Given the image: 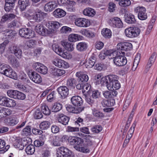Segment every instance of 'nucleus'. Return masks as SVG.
<instances>
[{
  "label": "nucleus",
  "mask_w": 157,
  "mask_h": 157,
  "mask_svg": "<svg viewBox=\"0 0 157 157\" xmlns=\"http://www.w3.org/2000/svg\"><path fill=\"white\" fill-rule=\"evenodd\" d=\"M113 83L111 84V89H108L109 90H117L120 88L121 87V85L120 83H119L118 79L116 80Z\"/></svg>",
  "instance_id": "obj_51"
},
{
  "label": "nucleus",
  "mask_w": 157,
  "mask_h": 157,
  "mask_svg": "<svg viewBox=\"0 0 157 157\" xmlns=\"http://www.w3.org/2000/svg\"><path fill=\"white\" fill-rule=\"evenodd\" d=\"M61 43L65 48L68 51H72L74 49L73 45L71 43L61 41Z\"/></svg>",
  "instance_id": "obj_41"
},
{
  "label": "nucleus",
  "mask_w": 157,
  "mask_h": 157,
  "mask_svg": "<svg viewBox=\"0 0 157 157\" xmlns=\"http://www.w3.org/2000/svg\"><path fill=\"white\" fill-rule=\"evenodd\" d=\"M80 33L82 35L88 37H93L94 36V33L86 29H84L81 30L80 31Z\"/></svg>",
  "instance_id": "obj_43"
},
{
  "label": "nucleus",
  "mask_w": 157,
  "mask_h": 157,
  "mask_svg": "<svg viewBox=\"0 0 157 157\" xmlns=\"http://www.w3.org/2000/svg\"><path fill=\"white\" fill-rule=\"evenodd\" d=\"M83 37L80 35L72 34L70 35L68 37V40L71 42H75L78 40H81Z\"/></svg>",
  "instance_id": "obj_37"
},
{
  "label": "nucleus",
  "mask_w": 157,
  "mask_h": 157,
  "mask_svg": "<svg viewBox=\"0 0 157 157\" xmlns=\"http://www.w3.org/2000/svg\"><path fill=\"white\" fill-rule=\"evenodd\" d=\"M67 110L70 113H80L83 111L84 107H82L75 108L72 105H69L66 107Z\"/></svg>",
  "instance_id": "obj_27"
},
{
  "label": "nucleus",
  "mask_w": 157,
  "mask_h": 157,
  "mask_svg": "<svg viewBox=\"0 0 157 157\" xmlns=\"http://www.w3.org/2000/svg\"><path fill=\"white\" fill-rule=\"evenodd\" d=\"M77 83V81L75 78H70L67 80L66 86L70 89H74Z\"/></svg>",
  "instance_id": "obj_28"
},
{
  "label": "nucleus",
  "mask_w": 157,
  "mask_h": 157,
  "mask_svg": "<svg viewBox=\"0 0 157 157\" xmlns=\"http://www.w3.org/2000/svg\"><path fill=\"white\" fill-rule=\"evenodd\" d=\"M57 153V157H71V151L66 147L58 148Z\"/></svg>",
  "instance_id": "obj_6"
},
{
  "label": "nucleus",
  "mask_w": 157,
  "mask_h": 157,
  "mask_svg": "<svg viewBox=\"0 0 157 157\" xmlns=\"http://www.w3.org/2000/svg\"><path fill=\"white\" fill-rule=\"evenodd\" d=\"M66 13L64 10L59 8L56 9L53 12V15L57 18H61L64 17Z\"/></svg>",
  "instance_id": "obj_32"
},
{
  "label": "nucleus",
  "mask_w": 157,
  "mask_h": 157,
  "mask_svg": "<svg viewBox=\"0 0 157 157\" xmlns=\"http://www.w3.org/2000/svg\"><path fill=\"white\" fill-rule=\"evenodd\" d=\"M79 131V128L78 127H74L71 126H68L66 129L67 132H77Z\"/></svg>",
  "instance_id": "obj_62"
},
{
  "label": "nucleus",
  "mask_w": 157,
  "mask_h": 157,
  "mask_svg": "<svg viewBox=\"0 0 157 157\" xmlns=\"http://www.w3.org/2000/svg\"><path fill=\"white\" fill-rule=\"evenodd\" d=\"M101 34L105 38H109L112 36V32L111 30L107 28L103 29L101 31Z\"/></svg>",
  "instance_id": "obj_45"
},
{
  "label": "nucleus",
  "mask_w": 157,
  "mask_h": 157,
  "mask_svg": "<svg viewBox=\"0 0 157 157\" xmlns=\"http://www.w3.org/2000/svg\"><path fill=\"white\" fill-rule=\"evenodd\" d=\"M35 30L38 34L42 36H45L48 34L47 29L40 24L37 25L36 26Z\"/></svg>",
  "instance_id": "obj_25"
},
{
  "label": "nucleus",
  "mask_w": 157,
  "mask_h": 157,
  "mask_svg": "<svg viewBox=\"0 0 157 157\" xmlns=\"http://www.w3.org/2000/svg\"><path fill=\"white\" fill-rule=\"evenodd\" d=\"M76 76L78 78L77 80L78 82L85 84L88 81L89 77L87 75L81 72H77Z\"/></svg>",
  "instance_id": "obj_12"
},
{
  "label": "nucleus",
  "mask_w": 157,
  "mask_h": 157,
  "mask_svg": "<svg viewBox=\"0 0 157 157\" xmlns=\"http://www.w3.org/2000/svg\"><path fill=\"white\" fill-rule=\"evenodd\" d=\"M3 75L15 80L17 79V76L16 73L13 71L12 68L9 65L5 71Z\"/></svg>",
  "instance_id": "obj_15"
},
{
  "label": "nucleus",
  "mask_w": 157,
  "mask_h": 157,
  "mask_svg": "<svg viewBox=\"0 0 157 157\" xmlns=\"http://www.w3.org/2000/svg\"><path fill=\"white\" fill-rule=\"evenodd\" d=\"M14 146L19 150H22L24 148V145L22 143V140L20 139L16 140L13 143Z\"/></svg>",
  "instance_id": "obj_40"
},
{
  "label": "nucleus",
  "mask_w": 157,
  "mask_h": 157,
  "mask_svg": "<svg viewBox=\"0 0 157 157\" xmlns=\"http://www.w3.org/2000/svg\"><path fill=\"white\" fill-rule=\"evenodd\" d=\"M100 92L98 90L92 91V98H93L96 99L100 97Z\"/></svg>",
  "instance_id": "obj_64"
},
{
  "label": "nucleus",
  "mask_w": 157,
  "mask_h": 157,
  "mask_svg": "<svg viewBox=\"0 0 157 157\" xmlns=\"http://www.w3.org/2000/svg\"><path fill=\"white\" fill-rule=\"evenodd\" d=\"M12 111L10 109L4 107H0V118L10 115Z\"/></svg>",
  "instance_id": "obj_30"
},
{
  "label": "nucleus",
  "mask_w": 157,
  "mask_h": 157,
  "mask_svg": "<svg viewBox=\"0 0 157 157\" xmlns=\"http://www.w3.org/2000/svg\"><path fill=\"white\" fill-rule=\"evenodd\" d=\"M71 101L75 106H81L83 104V101L82 98L78 96H73L71 98Z\"/></svg>",
  "instance_id": "obj_22"
},
{
  "label": "nucleus",
  "mask_w": 157,
  "mask_h": 157,
  "mask_svg": "<svg viewBox=\"0 0 157 157\" xmlns=\"http://www.w3.org/2000/svg\"><path fill=\"white\" fill-rule=\"evenodd\" d=\"M16 105V103L14 100L13 99L8 98L5 106L8 107H13Z\"/></svg>",
  "instance_id": "obj_57"
},
{
  "label": "nucleus",
  "mask_w": 157,
  "mask_h": 157,
  "mask_svg": "<svg viewBox=\"0 0 157 157\" xmlns=\"http://www.w3.org/2000/svg\"><path fill=\"white\" fill-rule=\"evenodd\" d=\"M92 136L88 135L85 138V142L84 143L85 145L87 146L89 148L90 147L92 146L93 145V143L92 140L90 139V138H92Z\"/></svg>",
  "instance_id": "obj_55"
},
{
  "label": "nucleus",
  "mask_w": 157,
  "mask_h": 157,
  "mask_svg": "<svg viewBox=\"0 0 157 157\" xmlns=\"http://www.w3.org/2000/svg\"><path fill=\"white\" fill-rule=\"evenodd\" d=\"M117 48L119 49L118 51H128L132 49V44L128 42L121 43L117 44Z\"/></svg>",
  "instance_id": "obj_11"
},
{
  "label": "nucleus",
  "mask_w": 157,
  "mask_h": 157,
  "mask_svg": "<svg viewBox=\"0 0 157 157\" xmlns=\"http://www.w3.org/2000/svg\"><path fill=\"white\" fill-rule=\"evenodd\" d=\"M33 116L34 118L36 119H41L43 116L42 113L39 109H36L35 111L33 114Z\"/></svg>",
  "instance_id": "obj_54"
},
{
  "label": "nucleus",
  "mask_w": 157,
  "mask_h": 157,
  "mask_svg": "<svg viewBox=\"0 0 157 157\" xmlns=\"http://www.w3.org/2000/svg\"><path fill=\"white\" fill-rule=\"evenodd\" d=\"M65 73V71L64 70L58 68L55 69L52 72L53 75L57 76H61Z\"/></svg>",
  "instance_id": "obj_48"
},
{
  "label": "nucleus",
  "mask_w": 157,
  "mask_h": 157,
  "mask_svg": "<svg viewBox=\"0 0 157 157\" xmlns=\"http://www.w3.org/2000/svg\"><path fill=\"white\" fill-rule=\"evenodd\" d=\"M134 10L135 13H138V17L139 19L144 20L147 19V16L145 7L138 6L135 8Z\"/></svg>",
  "instance_id": "obj_7"
},
{
  "label": "nucleus",
  "mask_w": 157,
  "mask_h": 157,
  "mask_svg": "<svg viewBox=\"0 0 157 157\" xmlns=\"http://www.w3.org/2000/svg\"><path fill=\"white\" fill-rule=\"evenodd\" d=\"M70 142L72 143V144L74 145V148L77 150L78 149V147L79 148L80 146H82V145L84 141L82 139L80 138L74 137L72 140L70 141Z\"/></svg>",
  "instance_id": "obj_21"
},
{
  "label": "nucleus",
  "mask_w": 157,
  "mask_h": 157,
  "mask_svg": "<svg viewBox=\"0 0 157 157\" xmlns=\"http://www.w3.org/2000/svg\"><path fill=\"white\" fill-rule=\"evenodd\" d=\"M18 3L21 11L24 10L30 4L29 0H19Z\"/></svg>",
  "instance_id": "obj_29"
},
{
  "label": "nucleus",
  "mask_w": 157,
  "mask_h": 157,
  "mask_svg": "<svg viewBox=\"0 0 157 157\" xmlns=\"http://www.w3.org/2000/svg\"><path fill=\"white\" fill-rule=\"evenodd\" d=\"M83 13L84 15L89 17H93L96 13L95 10L90 8H88L84 9Z\"/></svg>",
  "instance_id": "obj_36"
},
{
  "label": "nucleus",
  "mask_w": 157,
  "mask_h": 157,
  "mask_svg": "<svg viewBox=\"0 0 157 157\" xmlns=\"http://www.w3.org/2000/svg\"><path fill=\"white\" fill-rule=\"evenodd\" d=\"M57 119L59 122L65 125L68 124L70 120L69 117L63 113L58 114Z\"/></svg>",
  "instance_id": "obj_24"
},
{
  "label": "nucleus",
  "mask_w": 157,
  "mask_h": 157,
  "mask_svg": "<svg viewBox=\"0 0 157 157\" xmlns=\"http://www.w3.org/2000/svg\"><path fill=\"white\" fill-rule=\"evenodd\" d=\"M4 9L6 12H9L13 9L15 5V0H5Z\"/></svg>",
  "instance_id": "obj_23"
},
{
  "label": "nucleus",
  "mask_w": 157,
  "mask_h": 157,
  "mask_svg": "<svg viewBox=\"0 0 157 157\" xmlns=\"http://www.w3.org/2000/svg\"><path fill=\"white\" fill-rule=\"evenodd\" d=\"M53 50L57 54L64 58H67V56L66 52H64L62 48L58 44H54L52 46Z\"/></svg>",
  "instance_id": "obj_10"
},
{
  "label": "nucleus",
  "mask_w": 157,
  "mask_h": 157,
  "mask_svg": "<svg viewBox=\"0 0 157 157\" xmlns=\"http://www.w3.org/2000/svg\"><path fill=\"white\" fill-rule=\"evenodd\" d=\"M36 44V41L35 40H30L26 42V44L29 48H34Z\"/></svg>",
  "instance_id": "obj_58"
},
{
  "label": "nucleus",
  "mask_w": 157,
  "mask_h": 157,
  "mask_svg": "<svg viewBox=\"0 0 157 157\" xmlns=\"http://www.w3.org/2000/svg\"><path fill=\"white\" fill-rule=\"evenodd\" d=\"M125 53L122 51H117V55L113 58V62L117 66L121 67L126 64L127 60L124 56Z\"/></svg>",
  "instance_id": "obj_2"
},
{
  "label": "nucleus",
  "mask_w": 157,
  "mask_h": 157,
  "mask_svg": "<svg viewBox=\"0 0 157 157\" xmlns=\"http://www.w3.org/2000/svg\"><path fill=\"white\" fill-rule=\"evenodd\" d=\"M57 6V3L54 1L50 2L45 4L44 9L46 12H49L52 11Z\"/></svg>",
  "instance_id": "obj_19"
},
{
  "label": "nucleus",
  "mask_w": 157,
  "mask_h": 157,
  "mask_svg": "<svg viewBox=\"0 0 157 157\" xmlns=\"http://www.w3.org/2000/svg\"><path fill=\"white\" fill-rule=\"evenodd\" d=\"M82 146L78 148V149L77 151L86 153H88L90 152V148L85 145L84 143L82 144Z\"/></svg>",
  "instance_id": "obj_49"
},
{
  "label": "nucleus",
  "mask_w": 157,
  "mask_h": 157,
  "mask_svg": "<svg viewBox=\"0 0 157 157\" xmlns=\"http://www.w3.org/2000/svg\"><path fill=\"white\" fill-rule=\"evenodd\" d=\"M96 60V56L94 54H93L85 62V65L86 68H91L94 66Z\"/></svg>",
  "instance_id": "obj_26"
},
{
  "label": "nucleus",
  "mask_w": 157,
  "mask_h": 157,
  "mask_svg": "<svg viewBox=\"0 0 157 157\" xmlns=\"http://www.w3.org/2000/svg\"><path fill=\"white\" fill-rule=\"evenodd\" d=\"M52 63L55 66L60 68H67L69 66V65L67 62L58 58L55 59L52 61Z\"/></svg>",
  "instance_id": "obj_17"
},
{
  "label": "nucleus",
  "mask_w": 157,
  "mask_h": 157,
  "mask_svg": "<svg viewBox=\"0 0 157 157\" xmlns=\"http://www.w3.org/2000/svg\"><path fill=\"white\" fill-rule=\"evenodd\" d=\"M45 137L43 135L40 136L39 138L35 140L34 142V146L36 147H39L43 146L44 143Z\"/></svg>",
  "instance_id": "obj_34"
},
{
  "label": "nucleus",
  "mask_w": 157,
  "mask_h": 157,
  "mask_svg": "<svg viewBox=\"0 0 157 157\" xmlns=\"http://www.w3.org/2000/svg\"><path fill=\"white\" fill-rule=\"evenodd\" d=\"M31 126L28 125L24 128L21 132L22 135L23 136H29L31 134Z\"/></svg>",
  "instance_id": "obj_42"
},
{
  "label": "nucleus",
  "mask_w": 157,
  "mask_h": 157,
  "mask_svg": "<svg viewBox=\"0 0 157 157\" xmlns=\"http://www.w3.org/2000/svg\"><path fill=\"white\" fill-rule=\"evenodd\" d=\"M140 32V29L136 27L128 28L124 31L125 36L130 38H133L137 36Z\"/></svg>",
  "instance_id": "obj_3"
},
{
  "label": "nucleus",
  "mask_w": 157,
  "mask_h": 157,
  "mask_svg": "<svg viewBox=\"0 0 157 157\" xmlns=\"http://www.w3.org/2000/svg\"><path fill=\"white\" fill-rule=\"evenodd\" d=\"M18 120L16 117H13L10 118V122L9 124L10 126H13L18 123Z\"/></svg>",
  "instance_id": "obj_61"
},
{
  "label": "nucleus",
  "mask_w": 157,
  "mask_h": 157,
  "mask_svg": "<svg viewBox=\"0 0 157 157\" xmlns=\"http://www.w3.org/2000/svg\"><path fill=\"white\" fill-rule=\"evenodd\" d=\"M10 63L14 68H17L20 66V63L18 60L14 58H10Z\"/></svg>",
  "instance_id": "obj_50"
},
{
  "label": "nucleus",
  "mask_w": 157,
  "mask_h": 157,
  "mask_svg": "<svg viewBox=\"0 0 157 157\" xmlns=\"http://www.w3.org/2000/svg\"><path fill=\"white\" fill-rule=\"evenodd\" d=\"M6 145V143L4 140L0 139V149H2L0 150V153H3L5 152L10 148V145H7L4 147Z\"/></svg>",
  "instance_id": "obj_39"
},
{
  "label": "nucleus",
  "mask_w": 157,
  "mask_h": 157,
  "mask_svg": "<svg viewBox=\"0 0 157 157\" xmlns=\"http://www.w3.org/2000/svg\"><path fill=\"white\" fill-rule=\"evenodd\" d=\"M62 106L61 104L58 102L55 103L52 107V111L54 112H58L62 109Z\"/></svg>",
  "instance_id": "obj_47"
},
{
  "label": "nucleus",
  "mask_w": 157,
  "mask_h": 157,
  "mask_svg": "<svg viewBox=\"0 0 157 157\" xmlns=\"http://www.w3.org/2000/svg\"><path fill=\"white\" fill-rule=\"evenodd\" d=\"M119 5L122 7H126L129 6L131 4L129 0H121L119 2Z\"/></svg>",
  "instance_id": "obj_60"
},
{
  "label": "nucleus",
  "mask_w": 157,
  "mask_h": 157,
  "mask_svg": "<svg viewBox=\"0 0 157 157\" xmlns=\"http://www.w3.org/2000/svg\"><path fill=\"white\" fill-rule=\"evenodd\" d=\"M75 23L76 26L81 27H86L90 25V22L89 20L84 18L76 19Z\"/></svg>",
  "instance_id": "obj_9"
},
{
  "label": "nucleus",
  "mask_w": 157,
  "mask_h": 157,
  "mask_svg": "<svg viewBox=\"0 0 157 157\" xmlns=\"http://www.w3.org/2000/svg\"><path fill=\"white\" fill-rule=\"evenodd\" d=\"M124 17L125 21L128 24H134L136 22L134 16L131 13L125 14Z\"/></svg>",
  "instance_id": "obj_31"
},
{
  "label": "nucleus",
  "mask_w": 157,
  "mask_h": 157,
  "mask_svg": "<svg viewBox=\"0 0 157 157\" xmlns=\"http://www.w3.org/2000/svg\"><path fill=\"white\" fill-rule=\"evenodd\" d=\"M9 49L12 53H14L18 58L20 59L22 56V52L20 48L14 45L10 47Z\"/></svg>",
  "instance_id": "obj_18"
},
{
  "label": "nucleus",
  "mask_w": 157,
  "mask_h": 157,
  "mask_svg": "<svg viewBox=\"0 0 157 157\" xmlns=\"http://www.w3.org/2000/svg\"><path fill=\"white\" fill-rule=\"evenodd\" d=\"M57 90L62 99L67 98L69 94V89L66 86H61L58 88Z\"/></svg>",
  "instance_id": "obj_14"
},
{
  "label": "nucleus",
  "mask_w": 157,
  "mask_h": 157,
  "mask_svg": "<svg viewBox=\"0 0 157 157\" xmlns=\"http://www.w3.org/2000/svg\"><path fill=\"white\" fill-rule=\"evenodd\" d=\"M48 72V69L43 64H42L41 67L39 68V70L38 72L43 74H46Z\"/></svg>",
  "instance_id": "obj_63"
},
{
  "label": "nucleus",
  "mask_w": 157,
  "mask_h": 157,
  "mask_svg": "<svg viewBox=\"0 0 157 157\" xmlns=\"http://www.w3.org/2000/svg\"><path fill=\"white\" fill-rule=\"evenodd\" d=\"M51 139V140H50V142L52 146H60L62 142L65 141L67 140V136H63L61 138L58 136H56L52 137Z\"/></svg>",
  "instance_id": "obj_8"
},
{
  "label": "nucleus",
  "mask_w": 157,
  "mask_h": 157,
  "mask_svg": "<svg viewBox=\"0 0 157 157\" xmlns=\"http://www.w3.org/2000/svg\"><path fill=\"white\" fill-rule=\"evenodd\" d=\"M51 123L50 122L47 121L42 122L39 125V127L41 130H47L50 126Z\"/></svg>",
  "instance_id": "obj_46"
},
{
  "label": "nucleus",
  "mask_w": 157,
  "mask_h": 157,
  "mask_svg": "<svg viewBox=\"0 0 157 157\" xmlns=\"http://www.w3.org/2000/svg\"><path fill=\"white\" fill-rule=\"evenodd\" d=\"M19 35L22 37L27 39H30L35 36V32L32 29L27 28H23L19 30Z\"/></svg>",
  "instance_id": "obj_5"
},
{
  "label": "nucleus",
  "mask_w": 157,
  "mask_h": 157,
  "mask_svg": "<svg viewBox=\"0 0 157 157\" xmlns=\"http://www.w3.org/2000/svg\"><path fill=\"white\" fill-rule=\"evenodd\" d=\"M30 79L34 82L40 83L42 82V78L40 75L36 72H30L28 74Z\"/></svg>",
  "instance_id": "obj_13"
},
{
  "label": "nucleus",
  "mask_w": 157,
  "mask_h": 157,
  "mask_svg": "<svg viewBox=\"0 0 157 157\" xmlns=\"http://www.w3.org/2000/svg\"><path fill=\"white\" fill-rule=\"evenodd\" d=\"M47 15V13L42 12L40 10L37 9L35 12L34 18L36 21L40 22L42 21Z\"/></svg>",
  "instance_id": "obj_16"
},
{
  "label": "nucleus",
  "mask_w": 157,
  "mask_h": 157,
  "mask_svg": "<svg viewBox=\"0 0 157 157\" xmlns=\"http://www.w3.org/2000/svg\"><path fill=\"white\" fill-rule=\"evenodd\" d=\"M101 76L99 77L98 76L97 78L96 79V83L97 84H99L102 81H104V82L106 84L107 88L108 89H111V84H112L113 82L116 81L117 79H118V77L117 75H110L105 77V78L104 79L105 80L104 81L103 79L100 78Z\"/></svg>",
  "instance_id": "obj_1"
},
{
  "label": "nucleus",
  "mask_w": 157,
  "mask_h": 157,
  "mask_svg": "<svg viewBox=\"0 0 157 157\" xmlns=\"http://www.w3.org/2000/svg\"><path fill=\"white\" fill-rule=\"evenodd\" d=\"M45 25L48 28V34H49L53 33L61 26L62 24L57 21H50L47 22Z\"/></svg>",
  "instance_id": "obj_4"
},
{
  "label": "nucleus",
  "mask_w": 157,
  "mask_h": 157,
  "mask_svg": "<svg viewBox=\"0 0 157 157\" xmlns=\"http://www.w3.org/2000/svg\"><path fill=\"white\" fill-rule=\"evenodd\" d=\"M60 31L62 33H67L72 31V29L68 27L63 26L61 28Z\"/></svg>",
  "instance_id": "obj_59"
},
{
  "label": "nucleus",
  "mask_w": 157,
  "mask_h": 157,
  "mask_svg": "<svg viewBox=\"0 0 157 157\" xmlns=\"http://www.w3.org/2000/svg\"><path fill=\"white\" fill-rule=\"evenodd\" d=\"M41 110L44 114L45 115H49L51 113V111L48 107L45 104H44L41 106Z\"/></svg>",
  "instance_id": "obj_52"
},
{
  "label": "nucleus",
  "mask_w": 157,
  "mask_h": 157,
  "mask_svg": "<svg viewBox=\"0 0 157 157\" xmlns=\"http://www.w3.org/2000/svg\"><path fill=\"white\" fill-rule=\"evenodd\" d=\"M102 130V128L100 125H95L91 128V130L93 133H98Z\"/></svg>",
  "instance_id": "obj_53"
},
{
  "label": "nucleus",
  "mask_w": 157,
  "mask_h": 157,
  "mask_svg": "<svg viewBox=\"0 0 157 157\" xmlns=\"http://www.w3.org/2000/svg\"><path fill=\"white\" fill-rule=\"evenodd\" d=\"M15 31L14 30L7 29L4 33L5 38L10 39L16 35Z\"/></svg>",
  "instance_id": "obj_38"
},
{
  "label": "nucleus",
  "mask_w": 157,
  "mask_h": 157,
  "mask_svg": "<svg viewBox=\"0 0 157 157\" xmlns=\"http://www.w3.org/2000/svg\"><path fill=\"white\" fill-rule=\"evenodd\" d=\"M111 25L113 27L121 28L123 26V24L121 19L118 17H115L112 18Z\"/></svg>",
  "instance_id": "obj_20"
},
{
  "label": "nucleus",
  "mask_w": 157,
  "mask_h": 157,
  "mask_svg": "<svg viewBox=\"0 0 157 157\" xmlns=\"http://www.w3.org/2000/svg\"><path fill=\"white\" fill-rule=\"evenodd\" d=\"M25 150L27 155H32L35 151L34 146L33 144L29 145L26 147Z\"/></svg>",
  "instance_id": "obj_44"
},
{
  "label": "nucleus",
  "mask_w": 157,
  "mask_h": 157,
  "mask_svg": "<svg viewBox=\"0 0 157 157\" xmlns=\"http://www.w3.org/2000/svg\"><path fill=\"white\" fill-rule=\"evenodd\" d=\"M156 58V53L154 52L150 57L148 61L146 66V68L149 69L155 62Z\"/></svg>",
  "instance_id": "obj_33"
},
{
  "label": "nucleus",
  "mask_w": 157,
  "mask_h": 157,
  "mask_svg": "<svg viewBox=\"0 0 157 157\" xmlns=\"http://www.w3.org/2000/svg\"><path fill=\"white\" fill-rule=\"evenodd\" d=\"M88 45L85 42H80L76 45V48L79 52H82L86 51L87 49Z\"/></svg>",
  "instance_id": "obj_35"
},
{
  "label": "nucleus",
  "mask_w": 157,
  "mask_h": 157,
  "mask_svg": "<svg viewBox=\"0 0 157 157\" xmlns=\"http://www.w3.org/2000/svg\"><path fill=\"white\" fill-rule=\"evenodd\" d=\"M18 91L13 90H9L7 91V94L10 98H15Z\"/></svg>",
  "instance_id": "obj_56"
}]
</instances>
